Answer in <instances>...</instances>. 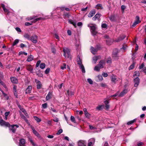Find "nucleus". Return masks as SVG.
<instances>
[{"instance_id":"f257e3e1","label":"nucleus","mask_w":146,"mask_h":146,"mask_svg":"<svg viewBox=\"0 0 146 146\" xmlns=\"http://www.w3.org/2000/svg\"><path fill=\"white\" fill-rule=\"evenodd\" d=\"M104 103L105 105V106L104 105H99L96 108V109L98 110H102L104 108L106 110H108L110 108L109 101H104Z\"/></svg>"},{"instance_id":"f03ea898","label":"nucleus","mask_w":146,"mask_h":146,"mask_svg":"<svg viewBox=\"0 0 146 146\" xmlns=\"http://www.w3.org/2000/svg\"><path fill=\"white\" fill-rule=\"evenodd\" d=\"M127 92V89H124L123 91L121 92L120 94H119V92H117L115 94L111 96L110 97L111 98L109 99H108V100H113V99H111V98L113 97H116L117 96H118L122 97L124 96L125 94H126Z\"/></svg>"},{"instance_id":"7ed1b4c3","label":"nucleus","mask_w":146,"mask_h":146,"mask_svg":"<svg viewBox=\"0 0 146 146\" xmlns=\"http://www.w3.org/2000/svg\"><path fill=\"white\" fill-rule=\"evenodd\" d=\"M63 50L64 52V56L65 57L70 59H71V56L69 50L68 48H64Z\"/></svg>"},{"instance_id":"20e7f679","label":"nucleus","mask_w":146,"mask_h":146,"mask_svg":"<svg viewBox=\"0 0 146 146\" xmlns=\"http://www.w3.org/2000/svg\"><path fill=\"white\" fill-rule=\"evenodd\" d=\"M77 64L79 65L80 68L81 69L82 72L84 73H85V71L84 67L83 65L82 64V62L79 56H78L77 57Z\"/></svg>"},{"instance_id":"39448f33","label":"nucleus","mask_w":146,"mask_h":146,"mask_svg":"<svg viewBox=\"0 0 146 146\" xmlns=\"http://www.w3.org/2000/svg\"><path fill=\"white\" fill-rule=\"evenodd\" d=\"M0 125L1 126H5L6 127H10V125L9 122H6L2 119H0Z\"/></svg>"},{"instance_id":"423d86ee","label":"nucleus","mask_w":146,"mask_h":146,"mask_svg":"<svg viewBox=\"0 0 146 146\" xmlns=\"http://www.w3.org/2000/svg\"><path fill=\"white\" fill-rule=\"evenodd\" d=\"M41 61L40 60L37 61L36 65V67L37 68L40 65V67L41 69H44L45 67V64L44 63H40Z\"/></svg>"},{"instance_id":"0eeeda50","label":"nucleus","mask_w":146,"mask_h":146,"mask_svg":"<svg viewBox=\"0 0 146 146\" xmlns=\"http://www.w3.org/2000/svg\"><path fill=\"white\" fill-rule=\"evenodd\" d=\"M90 31L93 35H95L97 33L96 31V27L95 25H92L91 27Z\"/></svg>"},{"instance_id":"6e6552de","label":"nucleus","mask_w":146,"mask_h":146,"mask_svg":"<svg viewBox=\"0 0 146 146\" xmlns=\"http://www.w3.org/2000/svg\"><path fill=\"white\" fill-rule=\"evenodd\" d=\"M78 146H86V142L85 140H80L78 142Z\"/></svg>"},{"instance_id":"1a4fd4ad","label":"nucleus","mask_w":146,"mask_h":146,"mask_svg":"<svg viewBox=\"0 0 146 146\" xmlns=\"http://www.w3.org/2000/svg\"><path fill=\"white\" fill-rule=\"evenodd\" d=\"M11 128H10V129H11L12 131V132L14 133H15L17 128L19 127V125L17 124L11 125Z\"/></svg>"},{"instance_id":"9d476101","label":"nucleus","mask_w":146,"mask_h":146,"mask_svg":"<svg viewBox=\"0 0 146 146\" xmlns=\"http://www.w3.org/2000/svg\"><path fill=\"white\" fill-rule=\"evenodd\" d=\"M37 36L35 35L31 37L30 40L33 43H36L37 42Z\"/></svg>"},{"instance_id":"9b49d317","label":"nucleus","mask_w":146,"mask_h":146,"mask_svg":"<svg viewBox=\"0 0 146 146\" xmlns=\"http://www.w3.org/2000/svg\"><path fill=\"white\" fill-rule=\"evenodd\" d=\"M135 18L136 20L133 23L132 25V26L133 27L137 25L138 24L141 22V21L139 20V17L138 16H136Z\"/></svg>"},{"instance_id":"f8f14e48","label":"nucleus","mask_w":146,"mask_h":146,"mask_svg":"<svg viewBox=\"0 0 146 146\" xmlns=\"http://www.w3.org/2000/svg\"><path fill=\"white\" fill-rule=\"evenodd\" d=\"M95 142V139L94 138H91L88 140V143L87 146H92L94 144Z\"/></svg>"},{"instance_id":"ddd939ff","label":"nucleus","mask_w":146,"mask_h":146,"mask_svg":"<svg viewBox=\"0 0 146 146\" xmlns=\"http://www.w3.org/2000/svg\"><path fill=\"white\" fill-rule=\"evenodd\" d=\"M35 82L37 84L36 87L37 89H40L41 88L42 85L41 82L38 80L35 79Z\"/></svg>"},{"instance_id":"4468645a","label":"nucleus","mask_w":146,"mask_h":146,"mask_svg":"<svg viewBox=\"0 0 146 146\" xmlns=\"http://www.w3.org/2000/svg\"><path fill=\"white\" fill-rule=\"evenodd\" d=\"M100 47L98 46L96 48L91 47V52L94 54H96L97 51L100 49Z\"/></svg>"},{"instance_id":"2eb2a0df","label":"nucleus","mask_w":146,"mask_h":146,"mask_svg":"<svg viewBox=\"0 0 146 146\" xmlns=\"http://www.w3.org/2000/svg\"><path fill=\"white\" fill-rule=\"evenodd\" d=\"M134 86L135 87H137L138 86L139 83V78L138 77L136 78L134 80Z\"/></svg>"},{"instance_id":"dca6fc26","label":"nucleus","mask_w":146,"mask_h":146,"mask_svg":"<svg viewBox=\"0 0 146 146\" xmlns=\"http://www.w3.org/2000/svg\"><path fill=\"white\" fill-rule=\"evenodd\" d=\"M66 94L68 95V97H70L74 95V92L73 90L70 89L67 91Z\"/></svg>"},{"instance_id":"f3484780","label":"nucleus","mask_w":146,"mask_h":146,"mask_svg":"<svg viewBox=\"0 0 146 146\" xmlns=\"http://www.w3.org/2000/svg\"><path fill=\"white\" fill-rule=\"evenodd\" d=\"M32 129L33 131V133L37 137L40 138V136L39 133L35 130L34 127H32Z\"/></svg>"},{"instance_id":"a211bd4d","label":"nucleus","mask_w":146,"mask_h":146,"mask_svg":"<svg viewBox=\"0 0 146 146\" xmlns=\"http://www.w3.org/2000/svg\"><path fill=\"white\" fill-rule=\"evenodd\" d=\"M25 139L23 138L19 140V146L22 145H25Z\"/></svg>"},{"instance_id":"6ab92c4d","label":"nucleus","mask_w":146,"mask_h":146,"mask_svg":"<svg viewBox=\"0 0 146 146\" xmlns=\"http://www.w3.org/2000/svg\"><path fill=\"white\" fill-rule=\"evenodd\" d=\"M32 89V86H29L26 89L25 92L27 94L31 93Z\"/></svg>"},{"instance_id":"aec40b11","label":"nucleus","mask_w":146,"mask_h":146,"mask_svg":"<svg viewBox=\"0 0 146 146\" xmlns=\"http://www.w3.org/2000/svg\"><path fill=\"white\" fill-rule=\"evenodd\" d=\"M125 37V36L124 35H121L115 41L117 42H119L120 41L123 40Z\"/></svg>"},{"instance_id":"412c9836","label":"nucleus","mask_w":146,"mask_h":146,"mask_svg":"<svg viewBox=\"0 0 146 146\" xmlns=\"http://www.w3.org/2000/svg\"><path fill=\"white\" fill-rule=\"evenodd\" d=\"M11 82L13 83L17 84L18 83V80L15 77H11Z\"/></svg>"},{"instance_id":"4be33fe9","label":"nucleus","mask_w":146,"mask_h":146,"mask_svg":"<svg viewBox=\"0 0 146 146\" xmlns=\"http://www.w3.org/2000/svg\"><path fill=\"white\" fill-rule=\"evenodd\" d=\"M118 50L117 49L114 50L113 52V57H117L118 56Z\"/></svg>"},{"instance_id":"5701e85b","label":"nucleus","mask_w":146,"mask_h":146,"mask_svg":"<svg viewBox=\"0 0 146 146\" xmlns=\"http://www.w3.org/2000/svg\"><path fill=\"white\" fill-rule=\"evenodd\" d=\"M104 63L105 62L104 60H101L99 62L98 66L100 68H102L103 67V65L104 64Z\"/></svg>"},{"instance_id":"b1692460","label":"nucleus","mask_w":146,"mask_h":146,"mask_svg":"<svg viewBox=\"0 0 146 146\" xmlns=\"http://www.w3.org/2000/svg\"><path fill=\"white\" fill-rule=\"evenodd\" d=\"M95 10H93L92 11H91L89 14L88 15V16L89 17H91L93 16V15L95 13Z\"/></svg>"},{"instance_id":"393cba45","label":"nucleus","mask_w":146,"mask_h":146,"mask_svg":"<svg viewBox=\"0 0 146 146\" xmlns=\"http://www.w3.org/2000/svg\"><path fill=\"white\" fill-rule=\"evenodd\" d=\"M100 15L99 14H97L95 15L93 18L92 19L93 20L95 21L96 19H98L100 17Z\"/></svg>"},{"instance_id":"a878e982","label":"nucleus","mask_w":146,"mask_h":146,"mask_svg":"<svg viewBox=\"0 0 146 146\" xmlns=\"http://www.w3.org/2000/svg\"><path fill=\"white\" fill-rule=\"evenodd\" d=\"M27 70L30 71L31 72H32L33 68L32 66L30 65H27Z\"/></svg>"},{"instance_id":"bb28decb","label":"nucleus","mask_w":146,"mask_h":146,"mask_svg":"<svg viewBox=\"0 0 146 146\" xmlns=\"http://www.w3.org/2000/svg\"><path fill=\"white\" fill-rule=\"evenodd\" d=\"M52 93L51 92H49L48 95L46 96V99L47 100L50 99L51 97Z\"/></svg>"},{"instance_id":"cd10ccee","label":"nucleus","mask_w":146,"mask_h":146,"mask_svg":"<svg viewBox=\"0 0 146 146\" xmlns=\"http://www.w3.org/2000/svg\"><path fill=\"white\" fill-rule=\"evenodd\" d=\"M33 56L32 55H30L28 56L27 59V61L28 62L31 61L33 60Z\"/></svg>"},{"instance_id":"c85d7f7f","label":"nucleus","mask_w":146,"mask_h":146,"mask_svg":"<svg viewBox=\"0 0 146 146\" xmlns=\"http://www.w3.org/2000/svg\"><path fill=\"white\" fill-rule=\"evenodd\" d=\"M96 8L97 9H102L103 7L101 4H99L96 5Z\"/></svg>"},{"instance_id":"c756f323","label":"nucleus","mask_w":146,"mask_h":146,"mask_svg":"<svg viewBox=\"0 0 146 146\" xmlns=\"http://www.w3.org/2000/svg\"><path fill=\"white\" fill-rule=\"evenodd\" d=\"M137 119L136 118L134 119L133 120L130 121L129 122H128L127 123V124L128 125H129L131 124H132L133 123L135 122L136 120Z\"/></svg>"},{"instance_id":"7c9ffc66","label":"nucleus","mask_w":146,"mask_h":146,"mask_svg":"<svg viewBox=\"0 0 146 146\" xmlns=\"http://www.w3.org/2000/svg\"><path fill=\"white\" fill-rule=\"evenodd\" d=\"M111 81L115 83L116 80H117L116 76H115L113 75L111 76Z\"/></svg>"},{"instance_id":"2f4dec72","label":"nucleus","mask_w":146,"mask_h":146,"mask_svg":"<svg viewBox=\"0 0 146 146\" xmlns=\"http://www.w3.org/2000/svg\"><path fill=\"white\" fill-rule=\"evenodd\" d=\"M97 78H98L97 80V81H101L103 79L102 76L101 75L98 76Z\"/></svg>"},{"instance_id":"473e14b6","label":"nucleus","mask_w":146,"mask_h":146,"mask_svg":"<svg viewBox=\"0 0 146 146\" xmlns=\"http://www.w3.org/2000/svg\"><path fill=\"white\" fill-rule=\"evenodd\" d=\"M68 22L71 24H72L75 27H76V23L75 22H74L72 20H69L68 21Z\"/></svg>"},{"instance_id":"72a5a7b5","label":"nucleus","mask_w":146,"mask_h":146,"mask_svg":"<svg viewBox=\"0 0 146 146\" xmlns=\"http://www.w3.org/2000/svg\"><path fill=\"white\" fill-rule=\"evenodd\" d=\"M24 36L25 38H27L28 40H30V38L31 37L29 35L27 34H25L24 35Z\"/></svg>"},{"instance_id":"f704fd0d","label":"nucleus","mask_w":146,"mask_h":146,"mask_svg":"<svg viewBox=\"0 0 146 146\" xmlns=\"http://www.w3.org/2000/svg\"><path fill=\"white\" fill-rule=\"evenodd\" d=\"M135 62H133L132 64L129 67V70H130L133 69L134 68V66L135 65Z\"/></svg>"},{"instance_id":"c9c22d12","label":"nucleus","mask_w":146,"mask_h":146,"mask_svg":"<svg viewBox=\"0 0 146 146\" xmlns=\"http://www.w3.org/2000/svg\"><path fill=\"white\" fill-rule=\"evenodd\" d=\"M17 104L18 107L19 108L20 110L23 112H24V111H25V110L22 107L21 105L18 104V102H17Z\"/></svg>"},{"instance_id":"e433bc0d","label":"nucleus","mask_w":146,"mask_h":146,"mask_svg":"<svg viewBox=\"0 0 146 146\" xmlns=\"http://www.w3.org/2000/svg\"><path fill=\"white\" fill-rule=\"evenodd\" d=\"M33 117L34 119H35V120H36L38 122H40L41 121V119H40L38 118V117L36 116H34Z\"/></svg>"},{"instance_id":"4c0bfd02","label":"nucleus","mask_w":146,"mask_h":146,"mask_svg":"<svg viewBox=\"0 0 146 146\" xmlns=\"http://www.w3.org/2000/svg\"><path fill=\"white\" fill-rule=\"evenodd\" d=\"M10 112L9 111L8 112H6L5 113V118L4 119L6 120L7 119V116L9 114Z\"/></svg>"},{"instance_id":"58836bf2","label":"nucleus","mask_w":146,"mask_h":146,"mask_svg":"<svg viewBox=\"0 0 146 146\" xmlns=\"http://www.w3.org/2000/svg\"><path fill=\"white\" fill-rule=\"evenodd\" d=\"M109 19L111 21H113L115 20V16L114 15H111L109 17Z\"/></svg>"},{"instance_id":"ea45409f","label":"nucleus","mask_w":146,"mask_h":146,"mask_svg":"<svg viewBox=\"0 0 146 146\" xmlns=\"http://www.w3.org/2000/svg\"><path fill=\"white\" fill-rule=\"evenodd\" d=\"M98 57L97 56H95L93 58V60L94 61V63H96L97 62L98 60Z\"/></svg>"},{"instance_id":"a19ab883","label":"nucleus","mask_w":146,"mask_h":146,"mask_svg":"<svg viewBox=\"0 0 146 146\" xmlns=\"http://www.w3.org/2000/svg\"><path fill=\"white\" fill-rule=\"evenodd\" d=\"M102 27L103 28L106 29L107 27V25L105 23H103L102 24Z\"/></svg>"},{"instance_id":"79ce46f5","label":"nucleus","mask_w":146,"mask_h":146,"mask_svg":"<svg viewBox=\"0 0 146 146\" xmlns=\"http://www.w3.org/2000/svg\"><path fill=\"white\" fill-rule=\"evenodd\" d=\"M43 18L41 17H39L38 18H37L36 19H35L33 21V22L34 23H35L37 21H38L39 20H42L43 19Z\"/></svg>"},{"instance_id":"37998d69","label":"nucleus","mask_w":146,"mask_h":146,"mask_svg":"<svg viewBox=\"0 0 146 146\" xmlns=\"http://www.w3.org/2000/svg\"><path fill=\"white\" fill-rule=\"evenodd\" d=\"M86 117L88 119H89L91 117V115L88 112L85 114Z\"/></svg>"},{"instance_id":"c03bdc74","label":"nucleus","mask_w":146,"mask_h":146,"mask_svg":"<svg viewBox=\"0 0 146 146\" xmlns=\"http://www.w3.org/2000/svg\"><path fill=\"white\" fill-rule=\"evenodd\" d=\"M42 108L43 109H45L47 107L48 105L46 103H45L42 105Z\"/></svg>"},{"instance_id":"a18cd8bd","label":"nucleus","mask_w":146,"mask_h":146,"mask_svg":"<svg viewBox=\"0 0 146 146\" xmlns=\"http://www.w3.org/2000/svg\"><path fill=\"white\" fill-rule=\"evenodd\" d=\"M139 75V73L138 71L135 72L133 74V76H138Z\"/></svg>"},{"instance_id":"49530a36","label":"nucleus","mask_w":146,"mask_h":146,"mask_svg":"<svg viewBox=\"0 0 146 146\" xmlns=\"http://www.w3.org/2000/svg\"><path fill=\"white\" fill-rule=\"evenodd\" d=\"M38 97L36 96H32L30 97L31 100H36L37 99Z\"/></svg>"},{"instance_id":"de8ad7c7","label":"nucleus","mask_w":146,"mask_h":146,"mask_svg":"<svg viewBox=\"0 0 146 146\" xmlns=\"http://www.w3.org/2000/svg\"><path fill=\"white\" fill-rule=\"evenodd\" d=\"M107 62L108 63L110 64L111 63V60L110 57L108 58L107 60Z\"/></svg>"},{"instance_id":"09e8293b","label":"nucleus","mask_w":146,"mask_h":146,"mask_svg":"<svg viewBox=\"0 0 146 146\" xmlns=\"http://www.w3.org/2000/svg\"><path fill=\"white\" fill-rule=\"evenodd\" d=\"M87 82L90 84H92L93 83V81L90 78H88L87 80Z\"/></svg>"},{"instance_id":"8fccbe9b","label":"nucleus","mask_w":146,"mask_h":146,"mask_svg":"<svg viewBox=\"0 0 146 146\" xmlns=\"http://www.w3.org/2000/svg\"><path fill=\"white\" fill-rule=\"evenodd\" d=\"M70 120H71V121L74 123H76V121L74 117L72 116H71L70 117Z\"/></svg>"},{"instance_id":"3c124183","label":"nucleus","mask_w":146,"mask_h":146,"mask_svg":"<svg viewBox=\"0 0 146 146\" xmlns=\"http://www.w3.org/2000/svg\"><path fill=\"white\" fill-rule=\"evenodd\" d=\"M21 117L26 122H28V119H27L26 117L23 115H21Z\"/></svg>"},{"instance_id":"603ef678","label":"nucleus","mask_w":146,"mask_h":146,"mask_svg":"<svg viewBox=\"0 0 146 146\" xmlns=\"http://www.w3.org/2000/svg\"><path fill=\"white\" fill-rule=\"evenodd\" d=\"M101 68H100V67L98 66H96L94 70L96 71H99L100 70V69Z\"/></svg>"},{"instance_id":"864d4df0","label":"nucleus","mask_w":146,"mask_h":146,"mask_svg":"<svg viewBox=\"0 0 146 146\" xmlns=\"http://www.w3.org/2000/svg\"><path fill=\"white\" fill-rule=\"evenodd\" d=\"M36 17L35 16H32L30 17H28L27 18V19L28 20L30 21Z\"/></svg>"},{"instance_id":"5fc2aeb1","label":"nucleus","mask_w":146,"mask_h":146,"mask_svg":"<svg viewBox=\"0 0 146 146\" xmlns=\"http://www.w3.org/2000/svg\"><path fill=\"white\" fill-rule=\"evenodd\" d=\"M30 141L33 146H37V145L33 141L32 139H30Z\"/></svg>"},{"instance_id":"6e6d98bb","label":"nucleus","mask_w":146,"mask_h":146,"mask_svg":"<svg viewBox=\"0 0 146 146\" xmlns=\"http://www.w3.org/2000/svg\"><path fill=\"white\" fill-rule=\"evenodd\" d=\"M19 42V40L18 39H16L14 41L13 44V45L15 46V45H16Z\"/></svg>"},{"instance_id":"4d7b16f0","label":"nucleus","mask_w":146,"mask_h":146,"mask_svg":"<svg viewBox=\"0 0 146 146\" xmlns=\"http://www.w3.org/2000/svg\"><path fill=\"white\" fill-rule=\"evenodd\" d=\"M63 130L62 129H60L59 130L58 132L56 133L57 135H59L62 132Z\"/></svg>"},{"instance_id":"13d9d810","label":"nucleus","mask_w":146,"mask_h":146,"mask_svg":"<svg viewBox=\"0 0 146 146\" xmlns=\"http://www.w3.org/2000/svg\"><path fill=\"white\" fill-rule=\"evenodd\" d=\"M66 65L64 63L63 64V66H61V68L62 70H64V69L66 68Z\"/></svg>"},{"instance_id":"bf43d9fd","label":"nucleus","mask_w":146,"mask_h":146,"mask_svg":"<svg viewBox=\"0 0 146 146\" xmlns=\"http://www.w3.org/2000/svg\"><path fill=\"white\" fill-rule=\"evenodd\" d=\"M50 69L49 68H47L45 71V73L46 74H47L49 72Z\"/></svg>"},{"instance_id":"052dcab7","label":"nucleus","mask_w":146,"mask_h":146,"mask_svg":"<svg viewBox=\"0 0 146 146\" xmlns=\"http://www.w3.org/2000/svg\"><path fill=\"white\" fill-rule=\"evenodd\" d=\"M33 22H33H31V23H30L29 22H26L25 23V25L26 26L30 25L32 24V23Z\"/></svg>"},{"instance_id":"680f3d73","label":"nucleus","mask_w":146,"mask_h":146,"mask_svg":"<svg viewBox=\"0 0 146 146\" xmlns=\"http://www.w3.org/2000/svg\"><path fill=\"white\" fill-rule=\"evenodd\" d=\"M54 36L55 38L59 40V37L58 35L57 34H55L54 35Z\"/></svg>"},{"instance_id":"e2e57ef3","label":"nucleus","mask_w":146,"mask_h":146,"mask_svg":"<svg viewBox=\"0 0 146 146\" xmlns=\"http://www.w3.org/2000/svg\"><path fill=\"white\" fill-rule=\"evenodd\" d=\"M15 29L18 32H21V29L19 27H17Z\"/></svg>"},{"instance_id":"0e129e2a","label":"nucleus","mask_w":146,"mask_h":146,"mask_svg":"<svg viewBox=\"0 0 146 146\" xmlns=\"http://www.w3.org/2000/svg\"><path fill=\"white\" fill-rule=\"evenodd\" d=\"M102 76L105 77H107L108 76V74L107 73L104 72L102 74Z\"/></svg>"},{"instance_id":"69168bd1","label":"nucleus","mask_w":146,"mask_h":146,"mask_svg":"<svg viewBox=\"0 0 146 146\" xmlns=\"http://www.w3.org/2000/svg\"><path fill=\"white\" fill-rule=\"evenodd\" d=\"M144 145V143L143 142H138V143L137 145L138 146H141Z\"/></svg>"},{"instance_id":"338daca9","label":"nucleus","mask_w":146,"mask_h":146,"mask_svg":"<svg viewBox=\"0 0 146 146\" xmlns=\"http://www.w3.org/2000/svg\"><path fill=\"white\" fill-rule=\"evenodd\" d=\"M100 85L102 87H105L106 86V84L103 83H101L100 84Z\"/></svg>"},{"instance_id":"774afa93","label":"nucleus","mask_w":146,"mask_h":146,"mask_svg":"<svg viewBox=\"0 0 146 146\" xmlns=\"http://www.w3.org/2000/svg\"><path fill=\"white\" fill-rule=\"evenodd\" d=\"M51 110L54 112L56 113L57 112V111H56L54 108H51Z\"/></svg>"}]
</instances>
